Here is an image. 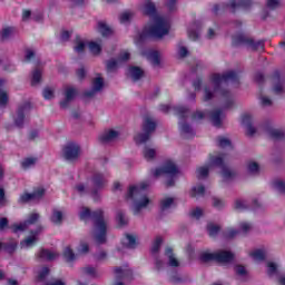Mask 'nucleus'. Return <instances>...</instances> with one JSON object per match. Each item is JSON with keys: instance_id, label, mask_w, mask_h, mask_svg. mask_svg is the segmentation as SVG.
I'll return each mask as SVG.
<instances>
[{"instance_id": "nucleus-1", "label": "nucleus", "mask_w": 285, "mask_h": 285, "mask_svg": "<svg viewBox=\"0 0 285 285\" xmlns=\"http://www.w3.org/2000/svg\"><path fill=\"white\" fill-rule=\"evenodd\" d=\"M225 86H239V75L235 71H227L225 73H213L209 77L208 83L203 88V101H210L219 95V99L224 108H232L235 104L233 92L225 89Z\"/></svg>"}, {"instance_id": "nucleus-2", "label": "nucleus", "mask_w": 285, "mask_h": 285, "mask_svg": "<svg viewBox=\"0 0 285 285\" xmlns=\"http://www.w3.org/2000/svg\"><path fill=\"white\" fill-rule=\"evenodd\" d=\"M144 14L150 18L149 24L139 35L138 41H146V39H161L170 32V22L157 14V7L147 0L142 8Z\"/></svg>"}, {"instance_id": "nucleus-3", "label": "nucleus", "mask_w": 285, "mask_h": 285, "mask_svg": "<svg viewBox=\"0 0 285 285\" xmlns=\"http://www.w3.org/2000/svg\"><path fill=\"white\" fill-rule=\"evenodd\" d=\"M79 217L82 222H86V219H92L94 239L97 242V244H106L109 219H108V216H106V213L104 212V209H96L95 212H90V208L81 207Z\"/></svg>"}, {"instance_id": "nucleus-4", "label": "nucleus", "mask_w": 285, "mask_h": 285, "mask_svg": "<svg viewBox=\"0 0 285 285\" xmlns=\"http://www.w3.org/2000/svg\"><path fill=\"white\" fill-rule=\"evenodd\" d=\"M148 186H150V184L148 181H144L138 186L129 187L127 199H131L134 202V215H139V213L150 204V198L145 194Z\"/></svg>"}, {"instance_id": "nucleus-5", "label": "nucleus", "mask_w": 285, "mask_h": 285, "mask_svg": "<svg viewBox=\"0 0 285 285\" xmlns=\"http://www.w3.org/2000/svg\"><path fill=\"white\" fill-rule=\"evenodd\" d=\"M233 46H245L249 50L263 52L264 40H255L244 33H238L233 36Z\"/></svg>"}, {"instance_id": "nucleus-6", "label": "nucleus", "mask_w": 285, "mask_h": 285, "mask_svg": "<svg viewBox=\"0 0 285 285\" xmlns=\"http://www.w3.org/2000/svg\"><path fill=\"white\" fill-rule=\"evenodd\" d=\"M157 129V121L150 116H146L142 121V132L135 136L136 144H146Z\"/></svg>"}, {"instance_id": "nucleus-7", "label": "nucleus", "mask_w": 285, "mask_h": 285, "mask_svg": "<svg viewBox=\"0 0 285 285\" xmlns=\"http://www.w3.org/2000/svg\"><path fill=\"white\" fill-rule=\"evenodd\" d=\"M174 114L176 115V117H179V129L183 136H185L186 138L188 137H193V135H195V131L193 130V127H190V125L184 122V120L186 119V117H188V115H190V111L188 110V108L184 107V106H176L173 108Z\"/></svg>"}, {"instance_id": "nucleus-8", "label": "nucleus", "mask_w": 285, "mask_h": 285, "mask_svg": "<svg viewBox=\"0 0 285 285\" xmlns=\"http://www.w3.org/2000/svg\"><path fill=\"white\" fill-rule=\"evenodd\" d=\"M208 166L209 168H213V166L222 168V176L224 179H233V177L237 175L235 169H230L226 164H224V154H219L217 156L210 155Z\"/></svg>"}, {"instance_id": "nucleus-9", "label": "nucleus", "mask_w": 285, "mask_h": 285, "mask_svg": "<svg viewBox=\"0 0 285 285\" xmlns=\"http://www.w3.org/2000/svg\"><path fill=\"white\" fill-rule=\"evenodd\" d=\"M177 173H179L177 165H175V163L173 161H167L163 165L161 168H157L154 170V177H161V175H169V177L171 178L166 181V186L167 188H170L175 186V179H173V177H175Z\"/></svg>"}, {"instance_id": "nucleus-10", "label": "nucleus", "mask_w": 285, "mask_h": 285, "mask_svg": "<svg viewBox=\"0 0 285 285\" xmlns=\"http://www.w3.org/2000/svg\"><path fill=\"white\" fill-rule=\"evenodd\" d=\"M30 110H32V104L29 101H24L18 106L16 115L13 116V124L16 128H23L28 119V115H30Z\"/></svg>"}, {"instance_id": "nucleus-11", "label": "nucleus", "mask_w": 285, "mask_h": 285, "mask_svg": "<svg viewBox=\"0 0 285 285\" xmlns=\"http://www.w3.org/2000/svg\"><path fill=\"white\" fill-rule=\"evenodd\" d=\"M79 155H81V147L76 142H69L62 149V156L67 161H77Z\"/></svg>"}, {"instance_id": "nucleus-12", "label": "nucleus", "mask_w": 285, "mask_h": 285, "mask_svg": "<svg viewBox=\"0 0 285 285\" xmlns=\"http://www.w3.org/2000/svg\"><path fill=\"white\" fill-rule=\"evenodd\" d=\"M91 181L94 185L91 196L94 197V202H99V190L106 186V177H104L102 174L96 173L94 174Z\"/></svg>"}, {"instance_id": "nucleus-13", "label": "nucleus", "mask_w": 285, "mask_h": 285, "mask_svg": "<svg viewBox=\"0 0 285 285\" xmlns=\"http://www.w3.org/2000/svg\"><path fill=\"white\" fill-rule=\"evenodd\" d=\"M250 0H229L226 6L227 10L235 14V12H239V10H248L249 6H252Z\"/></svg>"}, {"instance_id": "nucleus-14", "label": "nucleus", "mask_w": 285, "mask_h": 285, "mask_svg": "<svg viewBox=\"0 0 285 285\" xmlns=\"http://www.w3.org/2000/svg\"><path fill=\"white\" fill-rule=\"evenodd\" d=\"M39 214L33 213L29 216L27 220L20 224H14L11 229L13 233H23V230L28 229V226H32V224H37L39 222Z\"/></svg>"}, {"instance_id": "nucleus-15", "label": "nucleus", "mask_w": 285, "mask_h": 285, "mask_svg": "<svg viewBox=\"0 0 285 285\" xmlns=\"http://www.w3.org/2000/svg\"><path fill=\"white\" fill-rule=\"evenodd\" d=\"M117 139H119V131L115 129H107L99 136V142L102 144V146L115 144Z\"/></svg>"}, {"instance_id": "nucleus-16", "label": "nucleus", "mask_w": 285, "mask_h": 285, "mask_svg": "<svg viewBox=\"0 0 285 285\" xmlns=\"http://www.w3.org/2000/svg\"><path fill=\"white\" fill-rule=\"evenodd\" d=\"M129 59L130 53L128 51L120 52L118 59L107 61V71L112 72V70H117L118 66H121V63H125V61H128Z\"/></svg>"}, {"instance_id": "nucleus-17", "label": "nucleus", "mask_w": 285, "mask_h": 285, "mask_svg": "<svg viewBox=\"0 0 285 285\" xmlns=\"http://www.w3.org/2000/svg\"><path fill=\"white\" fill-rule=\"evenodd\" d=\"M104 90V78L101 76L96 77L91 82V89L85 91V97H96L97 94Z\"/></svg>"}, {"instance_id": "nucleus-18", "label": "nucleus", "mask_w": 285, "mask_h": 285, "mask_svg": "<svg viewBox=\"0 0 285 285\" xmlns=\"http://www.w3.org/2000/svg\"><path fill=\"white\" fill-rule=\"evenodd\" d=\"M65 99L60 101V108L62 110H66L70 107V104L75 101V98L77 97V89L73 87H67L63 92Z\"/></svg>"}, {"instance_id": "nucleus-19", "label": "nucleus", "mask_w": 285, "mask_h": 285, "mask_svg": "<svg viewBox=\"0 0 285 285\" xmlns=\"http://www.w3.org/2000/svg\"><path fill=\"white\" fill-rule=\"evenodd\" d=\"M45 193L46 190L43 188H39L31 194L24 193L20 195L18 204H28V202H32V199H40V197L45 195Z\"/></svg>"}, {"instance_id": "nucleus-20", "label": "nucleus", "mask_w": 285, "mask_h": 285, "mask_svg": "<svg viewBox=\"0 0 285 285\" xmlns=\"http://www.w3.org/2000/svg\"><path fill=\"white\" fill-rule=\"evenodd\" d=\"M242 121H243V126H245V128H246L247 137H255V135L257 132V128H255V126H253L254 118L250 116V114H245L243 116Z\"/></svg>"}, {"instance_id": "nucleus-21", "label": "nucleus", "mask_w": 285, "mask_h": 285, "mask_svg": "<svg viewBox=\"0 0 285 285\" xmlns=\"http://www.w3.org/2000/svg\"><path fill=\"white\" fill-rule=\"evenodd\" d=\"M235 259V254L230 250L219 249L216 252V262L218 264H230Z\"/></svg>"}, {"instance_id": "nucleus-22", "label": "nucleus", "mask_w": 285, "mask_h": 285, "mask_svg": "<svg viewBox=\"0 0 285 285\" xmlns=\"http://www.w3.org/2000/svg\"><path fill=\"white\" fill-rule=\"evenodd\" d=\"M264 128L272 139H284V131L275 128L273 122H265Z\"/></svg>"}, {"instance_id": "nucleus-23", "label": "nucleus", "mask_w": 285, "mask_h": 285, "mask_svg": "<svg viewBox=\"0 0 285 285\" xmlns=\"http://www.w3.org/2000/svg\"><path fill=\"white\" fill-rule=\"evenodd\" d=\"M57 257H59V253L46 248L40 249L37 254V258L42 262H55Z\"/></svg>"}, {"instance_id": "nucleus-24", "label": "nucleus", "mask_w": 285, "mask_h": 285, "mask_svg": "<svg viewBox=\"0 0 285 285\" xmlns=\"http://www.w3.org/2000/svg\"><path fill=\"white\" fill-rule=\"evenodd\" d=\"M273 81V92L275 95H284L285 92V87H284V80L279 78V72H275L274 76L272 77Z\"/></svg>"}, {"instance_id": "nucleus-25", "label": "nucleus", "mask_w": 285, "mask_h": 285, "mask_svg": "<svg viewBox=\"0 0 285 285\" xmlns=\"http://www.w3.org/2000/svg\"><path fill=\"white\" fill-rule=\"evenodd\" d=\"M210 121L213 126L219 128L222 126V121H224V111L222 109H216L210 112Z\"/></svg>"}, {"instance_id": "nucleus-26", "label": "nucleus", "mask_w": 285, "mask_h": 285, "mask_svg": "<svg viewBox=\"0 0 285 285\" xmlns=\"http://www.w3.org/2000/svg\"><path fill=\"white\" fill-rule=\"evenodd\" d=\"M165 255L168 258V266H170L171 268H179L180 263L179 259H177V257H175V254L173 253V248L167 247L165 250Z\"/></svg>"}, {"instance_id": "nucleus-27", "label": "nucleus", "mask_w": 285, "mask_h": 285, "mask_svg": "<svg viewBox=\"0 0 285 285\" xmlns=\"http://www.w3.org/2000/svg\"><path fill=\"white\" fill-rule=\"evenodd\" d=\"M116 279H129L132 277V271L127 267H116L115 268Z\"/></svg>"}, {"instance_id": "nucleus-28", "label": "nucleus", "mask_w": 285, "mask_h": 285, "mask_svg": "<svg viewBox=\"0 0 285 285\" xmlns=\"http://www.w3.org/2000/svg\"><path fill=\"white\" fill-rule=\"evenodd\" d=\"M234 271H235L236 279H238V282H246L248 279V271H246L245 266L236 265Z\"/></svg>"}, {"instance_id": "nucleus-29", "label": "nucleus", "mask_w": 285, "mask_h": 285, "mask_svg": "<svg viewBox=\"0 0 285 285\" xmlns=\"http://www.w3.org/2000/svg\"><path fill=\"white\" fill-rule=\"evenodd\" d=\"M50 222L56 226H61V224H63V212L53 208L52 214L50 216Z\"/></svg>"}, {"instance_id": "nucleus-30", "label": "nucleus", "mask_w": 285, "mask_h": 285, "mask_svg": "<svg viewBox=\"0 0 285 285\" xmlns=\"http://www.w3.org/2000/svg\"><path fill=\"white\" fill-rule=\"evenodd\" d=\"M122 246H125V248H137V237L130 234L125 235Z\"/></svg>"}, {"instance_id": "nucleus-31", "label": "nucleus", "mask_w": 285, "mask_h": 285, "mask_svg": "<svg viewBox=\"0 0 285 285\" xmlns=\"http://www.w3.org/2000/svg\"><path fill=\"white\" fill-rule=\"evenodd\" d=\"M37 235H39V232H31V236L27 237L22 243L21 247L22 248H30L37 244Z\"/></svg>"}, {"instance_id": "nucleus-32", "label": "nucleus", "mask_w": 285, "mask_h": 285, "mask_svg": "<svg viewBox=\"0 0 285 285\" xmlns=\"http://www.w3.org/2000/svg\"><path fill=\"white\" fill-rule=\"evenodd\" d=\"M3 86H6V80L0 79V106L1 108H6L8 106V91L3 89Z\"/></svg>"}, {"instance_id": "nucleus-33", "label": "nucleus", "mask_w": 285, "mask_h": 285, "mask_svg": "<svg viewBox=\"0 0 285 285\" xmlns=\"http://www.w3.org/2000/svg\"><path fill=\"white\" fill-rule=\"evenodd\" d=\"M129 77H131V79L134 81H139V79H141V77H144V69H141L139 67H130L129 68Z\"/></svg>"}, {"instance_id": "nucleus-34", "label": "nucleus", "mask_w": 285, "mask_h": 285, "mask_svg": "<svg viewBox=\"0 0 285 285\" xmlns=\"http://www.w3.org/2000/svg\"><path fill=\"white\" fill-rule=\"evenodd\" d=\"M210 173V165H205L196 169L197 179H206Z\"/></svg>"}, {"instance_id": "nucleus-35", "label": "nucleus", "mask_w": 285, "mask_h": 285, "mask_svg": "<svg viewBox=\"0 0 285 285\" xmlns=\"http://www.w3.org/2000/svg\"><path fill=\"white\" fill-rule=\"evenodd\" d=\"M200 262L203 264H208L209 262H217L216 252H203L200 254Z\"/></svg>"}, {"instance_id": "nucleus-36", "label": "nucleus", "mask_w": 285, "mask_h": 285, "mask_svg": "<svg viewBox=\"0 0 285 285\" xmlns=\"http://www.w3.org/2000/svg\"><path fill=\"white\" fill-rule=\"evenodd\" d=\"M222 230V227L217 224H213V223H209L207 225V233L209 235V237H217V235H219V232Z\"/></svg>"}, {"instance_id": "nucleus-37", "label": "nucleus", "mask_w": 285, "mask_h": 285, "mask_svg": "<svg viewBox=\"0 0 285 285\" xmlns=\"http://www.w3.org/2000/svg\"><path fill=\"white\" fill-rule=\"evenodd\" d=\"M98 31L102 37H110L112 29L106 22H98Z\"/></svg>"}, {"instance_id": "nucleus-38", "label": "nucleus", "mask_w": 285, "mask_h": 285, "mask_svg": "<svg viewBox=\"0 0 285 285\" xmlns=\"http://www.w3.org/2000/svg\"><path fill=\"white\" fill-rule=\"evenodd\" d=\"M73 50L78 52V55H81V52L86 50V41H83L81 37L76 38Z\"/></svg>"}, {"instance_id": "nucleus-39", "label": "nucleus", "mask_w": 285, "mask_h": 285, "mask_svg": "<svg viewBox=\"0 0 285 285\" xmlns=\"http://www.w3.org/2000/svg\"><path fill=\"white\" fill-rule=\"evenodd\" d=\"M175 204V199L171 197H166L160 200V210L164 213L169 210V208Z\"/></svg>"}, {"instance_id": "nucleus-40", "label": "nucleus", "mask_w": 285, "mask_h": 285, "mask_svg": "<svg viewBox=\"0 0 285 285\" xmlns=\"http://www.w3.org/2000/svg\"><path fill=\"white\" fill-rule=\"evenodd\" d=\"M206 193L204 185H197L191 188L190 197H202Z\"/></svg>"}, {"instance_id": "nucleus-41", "label": "nucleus", "mask_w": 285, "mask_h": 285, "mask_svg": "<svg viewBox=\"0 0 285 285\" xmlns=\"http://www.w3.org/2000/svg\"><path fill=\"white\" fill-rule=\"evenodd\" d=\"M142 155L147 161H151V159H155L157 155V150L150 148V147H145L142 150Z\"/></svg>"}, {"instance_id": "nucleus-42", "label": "nucleus", "mask_w": 285, "mask_h": 285, "mask_svg": "<svg viewBox=\"0 0 285 285\" xmlns=\"http://www.w3.org/2000/svg\"><path fill=\"white\" fill-rule=\"evenodd\" d=\"M161 244H164V239L161 238V236H157L151 246L153 255H157V253H159V249L161 248Z\"/></svg>"}, {"instance_id": "nucleus-43", "label": "nucleus", "mask_w": 285, "mask_h": 285, "mask_svg": "<svg viewBox=\"0 0 285 285\" xmlns=\"http://www.w3.org/2000/svg\"><path fill=\"white\" fill-rule=\"evenodd\" d=\"M37 164V158L35 157H29V158H24L21 163V167L24 170H28V168H32V166H35Z\"/></svg>"}, {"instance_id": "nucleus-44", "label": "nucleus", "mask_w": 285, "mask_h": 285, "mask_svg": "<svg viewBox=\"0 0 285 285\" xmlns=\"http://www.w3.org/2000/svg\"><path fill=\"white\" fill-rule=\"evenodd\" d=\"M62 255L66 262H75V252H72V248H70V246L65 248Z\"/></svg>"}, {"instance_id": "nucleus-45", "label": "nucleus", "mask_w": 285, "mask_h": 285, "mask_svg": "<svg viewBox=\"0 0 285 285\" xmlns=\"http://www.w3.org/2000/svg\"><path fill=\"white\" fill-rule=\"evenodd\" d=\"M41 82V70L40 69H36L32 72V78H31V86H38V83Z\"/></svg>"}, {"instance_id": "nucleus-46", "label": "nucleus", "mask_w": 285, "mask_h": 285, "mask_svg": "<svg viewBox=\"0 0 285 285\" xmlns=\"http://www.w3.org/2000/svg\"><path fill=\"white\" fill-rule=\"evenodd\" d=\"M148 59H149V61H151V63H153L154 66H159V63L161 62V61L159 60V53H158V51H151V52H149V53H148Z\"/></svg>"}, {"instance_id": "nucleus-47", "label": "nucleus", "mask_w": 285, "mask_h": 285, "mask_svg": "<svg viewBox=\"0 0 285 285\" xmlns=\"http://www.w3.org/2000/svg\"><path fill=\"white\" fill-rule=\"evenodd\" d=\"M117 220L120 226L128 224V218H126V214L122 210L117 212Z\"/></svg>"}, {"instance_id": "nucleus-48", "label": "nucleus", "mask_w": 285, "mask_h": 285, "mask_svg": "<svg viewBox=\"0 0 285 285\" xmlns=\"http://www.w3.org/2000/svg\"><path fill=\"white\" fill-rule=\"evenodd\" d=\"M4 247V250L12 255L17 250V242L12 240L9 244H3L2 248Z\"/></svg>"}, {"instance_id": "nucleus-49", "label": "nucleus", "mask_w": 285, "mask_h": 285, "mask_svg": "<svg viewBox=\"0 0 285 285\" xmlns=\"http://www.w3.org/2000/svg\"><path fill=\"white\" fill-rule=\"evenodd\" d=\"M252 257H253L256 262H262V261H264V258L266 257V254H265L264 250H262V249H256L254 253H252Z\"/></svg>"}, {"instance_id": "nucleus-50", "label": "nucleus", "mask_w": 285, "mask_h": 285, "mask_svg": "<svg viewBox=\"0 0 285 285\" xmlns=\"http://www.w3.org/2000/svg\"><path fill=\"white\" fill-rule=\"evenodd\" d=\"M273 188L278 193H285V181L284 180H275L273 183Z\"/></svg>"}, {"instance_id": "nucleus-51", "label": "nucleus", "mask_w": 285, "mask_h": 285, "mask_svg": "<svg viewBox=\"0 0 285 285\" xmlns=\"http://www.w3.org/2000/svg\"><path fill=\"white\" fill-rule=\"evenodd\" d=\"M75 190L79 193L81 196L88 195V193H90V189H88V187H86V185L83 184L76 185Z\"/></svg>"}, {"instance_id": "nucleus-52", "label": "nucleus", "mask_w": 285, "mask_h": 285, "mask_svg": "<svg viewBox=\"0 0 285 285\" xmlns=\"http://www.w3.org/2000/svg\"><path fill=\"white\" fill-rule=\"evenodd\" d=\"M42 97H45V99H55V89L50 87L45 88Z\"/></svg>"}, {"instance_id": "nucleus-53", "label": "nucleus", "mask_w": 285, "mask_h": 285, "mask_svg": "<svg viewBox=\"0 0 285 285\" xmlns=\"http://www.w3.org/2000/svg\"><path fill=\"white\" fill-rule=\"evenodd\" d=\"M89 50L92 52V55H99L101 52V45L97 42H90Z\"/></svg>"}, {"instance_id": "nucleus-54", "label": "nucleus", "mask_w": 285, "mask_h": 285, "mask_svg": "<svg viewBox=\"0 0 285 285\" xmlns=\"http://www.w3.org/2000/svg\"><path fill=\"white\" fill-rule=\"evenodd\" d=\"M248 173L250 175H257L259 173V164L253 161L248 164Z\"/></svg>"}, {"instance_id": "nucleus-55", "label": "nucleus", "mask_w": 285, "mask_h": 285, "mask_svg": "<svg viewBox=\"0 0 285 285\" xmlns=\"http://www.w3.org/2000/svg\"><path fill=\"white\" fill-rule=\"evenodd\" d=\"M238 234L239 232H237L236 229L229 228L224 232V237L225 239H233V237H237Z\"/></svg>"}, {"instance_id": "nucleus-56", "label": "nucleus", "mask_w": 285, "mask_h": 285, "mask_svg": "<svg viewBox=\"0 0 285 285\" xmlns=\"http://www.w3.org/2000/svg\"><path fill=\"white\" fill-rule=\"evenodd\" d=\"M82 273H85V275H91V277H97V268L92 267V266H86L82 268Z\"/></svg>"}, {"instance_id": "nucleus-57", "label": "nucleus", "mask_w": 285, "mask_h": 285, "mask_svg": "<svg viewBox=\"0 0 285 285\" xmlns=\"http://www.w3.org/2000/svg\"><path fill=\"white\" fill-rule=\"evenodd\" d=\"M48 275H50V268L42 267L41 271L38 273V279L40 282H43V279H46V277H48Z\"/></svg>"}, {"instance_id": "nucleus-58", "label": "nucleus", "mask_w": 285, "mask_h": 285, "mask_svg": "<svg viewBox=\"0 0 285 285\" xmlns=\"http://www.w3.org/2000/svg\"><path fill=\"white\" fill-rule=\"evenodd\" d=\"M248 208V203L246 200H236L235 209L236 210H246Z\"/></svg>"}, {"instance_id": "nucleus-59", "label": "nucleus", "mask_w": 285, "mask_h": 285, "mask_svg": "<svg viewBox=\"0 0 285 285\" xmlns=\"http://www.w3.org/2000/svg\"><path fill=\"white\" fill-rule=\"evenodd\" d=\"M203 215L204 210L199 207H196L190 212V217H194V219H199Z\"/></svg>"}, {"instance_id": "nucleus-60", "label": "nucleus", "mask_w": 285, "mask_h": 285, "mask_svg": "<svg viewBox=\"0 0 285 285\" xmlns=\"http://www.w3.org/2000/svg\"><path fill=\"white\" fill-rule=\"evenodd\" d=\"M132 19V12L126 11L120 14V23H128Z\"/></svg>"}, {"instance_id": "nucleus-61", "label": "nucleus", "mask_w": 285, "mask_h": 285, "mask_svg": "<svg viewBox=\"0 0 285 285\" xmlns=\"http://www.w3.org/2000/svg\"><path fill=\"white\" fill-rule=\"evenodd\" d=\"M266 6L269 10H277L279 8V0H266Z\"/></svg>"}, {"instance_id": "nucleus-62", "label": "nucleus", "mask_w": 285, "mask_h": 285, "mask_svg": "<svg viewBox=\"0 0 285 285\" xmlns=\"http://www.w3.org/2000/svg\"><path fill=\"white\" fill-rule=\"evenodd\" d=\"M14 32V28L8 27L4 28L1 32L2 39H10V36Z\"/></svg>"}, {"instance_id": "nucleus-63", "label": "nucleus", "mask_w": 285, "mask_h": 285, "mask_svg": "<svg viewBox=\"0 0 285 285\" xmlns=\"http://www.w3.org/2000/svg\"><path fill=\"white\" fill-rule=\"evenodd\" d=\"M213 206H214V208L222 210V208H224V206H226V203H224V200H222L219 198H213Z\"/></svg>"}, {"instance_id": "nucleus-64", "label": "nucleus", "mask_w": 285, "mask_h": 285, "mask_svg": "<svg viewBox=\"0 0 285 285\" xmlns=\"http://www.w3.org/2000/svg\"><path fill=\"white\" fill-rule=\"evenodd\" d=\"M267 273L268 275H275L277 273V264L273 262L267 263Z\"/></svg>"}]
</instances>
